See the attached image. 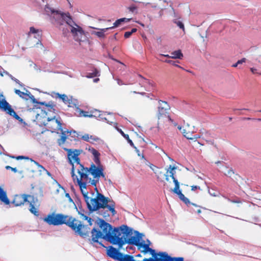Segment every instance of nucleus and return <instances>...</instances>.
Here are the masks:
<instances>
[{
  "mask_svg": "<svg viewBox=\"0 0 261 261\" xmlns=\"http://www.w3.org/2000/svg\"><path fill=\"white\" fill-rule=\"evenodd\" d=\"M15 93L17 94L20 97L25 99L28 100L29 98L31 99L32 102L34 103H39L41 105H44L47 107H51L53 108V106L52 104L48 103H46L45 102H38L34 97V96L31 93V92L26 90V92L24 93L23 92L20 91L19 90L15 89Z\"/></svg>",
  "mask_w": 261,
  "mask_h": 261,
  "instance_id": "obj_8",
  "label": "nucleus"
},
{
  "mask_svg": "<svg viewBox=\"0 0 261 261\" xmlns=\"http://www.w3.org/2000/svg\"><path fill=\"white\" fill-rule=\"evenodd\" d=\"M117 83L119 85H123V83L122 81L121 80H119V79L117 80Z\"/></svg>",
  "mask_w": 261,
  "mask_h": 261,
  "instance_id": "obj_64",
  "label": "nucleus"
},
{
  "mask_svg": "<svg viewBox=\"0 0 261 261\" xmlns=\"http://www.w3.org/2000/svg\"><path fill=\"white\" fill-rule=\"evenodd\" d=\"M165 62L166 63H169V64H172L175 66H177V67H180V66H179L178 65L176 64H175V62L173 61V60H166L165 61Z\"/></svg>",
  "mask_w": 261,
  "mask_h": 261,
  "instance_id": "obj_48",
  "label": "nucleus"
},
{
  "mask_svg": "<svg viewBox=\"0 0 261 261\" xmlns=\"http://www.w3.org/2000/svg\"><path fill=\"white\" fill-rule=\"evenodd\" d=\"M159 105L161 106V105L162 106V107H165V103L166 105H168V103L166 101H163L161 100H160L159 101Z\"/></svg>",
  "mask_w": 261,
  "mask_h": 261,
  "instance_id": "obj_51",
  "label": "nucleus"
},
{
  "mask_svg": "<svg viewBox=\"0 0 261 261\" xmlns=\"http://www.w3.org/2000/svg\"><path fill=\"white\" fill-rule=\"evenodd\" d=\"M134 93H136V94H139L140 95H146L147 93H145V92H136V91H134L133 92Z\"/></svg>",
  "mask_w": 261,
  "mask_h": 261,
  "instance_id": "obj_61",
  "label": "nucleus"
},
{
  "mask_svg": "<svg viewBox=\"0 0 261 261\" xmlns=\"http://www.w3.org/2000/svg\"><path fill=\"white\" fill-rule=\"evenodd\" d=\"M174 23L176 24L180 29H181L183 32H185V26L182 21L179 20L178 18H174L173 20Z\"/></svg>",
  "mask_w": 261,
  "mask_h": 261,
  "instance_id": "obj_31",
  "label": "nucleus"
},
{
  "mask_svg": "<svg viewBox=\"0 0 261 261\" xmlns=\"http://www.w3.org/2000/svg\"><path fill=\"white\" fill-rule=\"evenodd\" d=\"M53 120H55L56 122L58 124L57 128H58V130H59L61 132V136H67V134H68L69 133H70V134L71 133V132H69L68 130H64L63 129L62 126V123H61L60 118H59V119L56 118V117H54L53 118H51L48 117L47 118V120L48 121H51Z\"/></svg>",
  "mask_w": 261,
  "mask_h": 261,
  "instance_id": "obj_17",
  "label": "nucleus"
},
{
  "mask_svg": "<svg viewBox=\"0 0 261 261\" xmlns=\"http://www.w3.org/2000/svg\"><path fill=\"white\" fill-rule=\"evenodd\" d=\"M99 226L102 230L105 235L103 236L102 238L109 241V237H107L108 233H112L113 230L112 226L109 223L106 222L105 220L101 219L100 220Z\"/></svg>",
  "mask_w": 261,
  "mask_h": 261,
  "instance_id": "obj_10",
  "label": "nucleus"
},
{
  "mask_svg": "<svg viewBox=\"0 0 261 261\" xmlns=\"http://www.w3.org/2000/svg\"><path fill=\"white\" fill-rule=\"evenodd\" d=\"M169 109L170 106L169 105H166L165 103V107H162L161 105V106H159L158 108V118L160 119L161 116L166 115Z\"/></svg>",
  "mask_w": 261,
  "mask_h": 261,
  "instance_id": "obj_21",
  "label": "nucleus"
},
{
  "mask_svg": "<svg viewBox=\"0 0 261 261\" xmlns=\"http://www.w3.org/2000/svg\"><path fill=\"white\" fill-rule=\"evenodd\" d=\"M250 70L252 72V73L253 74H259L261 73V71H260V70L256 68H254V67L250 68Z\"/></svg>",
  "mask_w": 261,
  "mask_h": 261,
  "instance_id": "obj_42",
  "label": "nucleus"
},
{
  "mask_svg": "<svg viewBox=\"0 0 261 261\" xmlns=\"http://www.w3.org/2000/svg\"><path fill=\"white\" fill-rule=\"evenodd\" d=\"M192 134L190 132H186V134H185L184 136L187 138L188 139L193 140V137H192Z\"/></svg>",
  "mask_w": 261,
  "mask_h": 261,
  "instance_id": "obj_44",
  "label": "nucleus"
},
{
  "mask_svg": "<svg viewBox=\"0 0 261 261\" xmlns=\"http://www.w3.org/2000/svg\"><path fill=\"white\" fill-rule=\"evenodd\" d=\"M79 111L80 112V116H83L85 117H92V114H89V113L87 111H82L81 110H79Z\"/></svg>",
  "mask_w": 261,
  "mask_h": 261,
  "instance_id": "obj_35",
  "label": "nucleus"
},
{
  "mask_svg": "<svg viewBox=\"0 0 261 261\" xmlns=\"http://www.w3.org/2000/svg\"><path fill=\"white\" fill-rule=\"evenodd\" d=\"M141 242L139 241L138 238H137L136 235L135 234L134 236H129V237H127L126 240L124 242H121V244H128L129 245H134L137 247H138L139 245Z\"/></svg>",
  "mask_w": 261,
  "mask_h": 261,
  "instance_id": "obj_18",
  "label": "nucleus"
},
{
  "mask_svg": "<svg viewBox=\"0 0 261 261\" xmlns=\"http://www.w3.org/2000/svg\"><path fill=\"white\" fill-rule=\"evenodd\" d=\"M132 19L130 18H122L117 19L113 24V26L112 27V29L119 27L122 23L123 22H128Z\"/></svg>",
  "mask_w": 261,
  "mask_h": 261,
  "instance_id": "obj_28",
  "label": "nucleus"
},
{
  "mask_svg": "<svg viewBox=\"0 0 261 261\" xmlns=\"http://www.w3.org/2000/svg\"><path fill=\"white\" fill-rule=\"evenodd\" d=\"M44 220L49 225L56 226L66 224L83 238H86L88 236L90 228L88 226L83 225L81 221L72 216L62 214H55L53 213L47 215Z\"/></svg>",
  "mask_w": 261,
  "mask_h": 261,
  "instance_id": "obj_2",
  "label": "nucleus"
},
{
  "mask_svg": "<svg viewBox=\"0 0 261 261\" xmlns=\"http://www.w3.org/2000/svg\"><path fill=\"white\" fill-rule=\"evenodd\" d=\"M12 117L15 118L16 120H18L20 122H22L23 119L20 118L16 113H15V115H14Z\"/></svg>",
  "mask_w": 261,
  "mask_h": 261,
  "instance_id": "obj_50",
  "label": "nucleus"
},
{
  "mask_svg": "<svg viewBox=\"0 0 261 261\" xmlns=\"http://www.w3.org/2000/svg\"><path fill=\"white\" fill-rule=\"evenodd\" d=\"M57 95L58 97L62 100V101L66 104H70V99L68 98L67 96L65 94H60L59 93H57Z\"/></svg>",
  "mask_w": 261,
  "mask_h": 261,
  "instance_id": "obj_30",
  "label": "nucleus"
},
{
  "mask_svg": "<svg viewBox=\"0 0 261 261\" xmlns=\"http://www.w3.org/2000/svg\"><path fill=\"white\" fill-rule=\"evenodd\" d=\"M140 76L142 79V81H140V85L142 87H144L146 90L149 91H152L154 86L153 82L149 80L144 79L141 75H140Z\"/></svg>",
  "mask_w": 261,
  "mask_h": 261,
  "instance_id": "obj_16",
  "label": "nucleus"
},
{
  "mask_svg": "<svg viewBox=\"0 0 261 261\" xmlns=\"http://www.w3.org/2000/svg\"><path fill=\"white\" fill-rule=\"evenodd\" d=\"M82 139L87 142L92 143V141L90 140V135L88 134H85L82 136Z\"/></svg>",
  "mask_w": 261,
  "mask_h": 261,
  "instance_id": "obj_40",
  "label": "nucleus"
},
{
  "mask_svg": "<svg viewBox=\"0 0 261 261\" xmlns=\"http://www.w3.org/2000/svg\"><path fill=\"white\" fill-rule=\"evenodd\" d=\"M150 168L153 171L155 174H156V169H158V167L152 164H151L150 166H149Z\"/></svg>",
  "mask_w": 261,
  "mask_h": 261,
  "instance_id": "obj_46",
  "label": "nucleus"
},
{
  "mask_svg": "<svg viewBox=\"0 0 261 261\" xmlns=\"http://www.w3.org/2000/svg\"><path fill=\"white\" fill-rule=\"evenodd\" d=\"M93 29H97L100 30V31L98 32H95L93 33L94 34L96 35L97 36L100 38H103L105 36V33L107 31L112 29V28H107L105 29H97L93 28Z\"/></svg>",
  "mask_w": 261,
  "mask_h": 261,
  "instance_id": "obj_26",
  "label": "nucleus"
},
{
  "mask_svg": "<svg viewBox=\"0 0 261 261\" xmlns=\"http://www.w3.org/2000/svg\"><path fill=\"white\" fill-rule=\"evenodd\" d=\"M30 212L32 214L35 215V216H38L39 215V212H38L37 209L34 206L33 204H32V203L31 202H30Z\"/></svg>",
  "mask_w": 261,
  "mask_h": 261,
  "instance_id": "obj_33",
  "label": "nucleus"
},
{
  "mask_svg": "<svg viewBox=\"0 0 261 261\" xmlns=\"http://www.w3.org/2000/svg\"><path fill=\"white\" fill-rule=\"evenodd\" d=\"M128 143H129L130 145L131 146H132L133 147H134L135 148V147H136L133 142V141L130 140V139H128Z\"/></svg>",
  "mask_w": 261,
  "mask_h": 261,
  "instance_id": "obj_60",
  "label": "nucleus"
},
{
  "mask_svg": "<svg viewBox=\"0 0 261 261\" xmlns=\"http://www.w3.org/2000/svg\"><path fill=\"white\" fill-rule=\"evenodd\" d=\"M171 58H172V59H181L183 57V55H182V53L181 52L180 50H177L174 51L171 53Z\"/></svg>",
  "mask_w": 261,
  "mask_h": 261,
  "instance_id": "obj_29",
  "label": "nucleus"
},
{
  "mask_svg": "<svg viewBox=\"0 0 261 261\" xmlns=\"http://www.w3.org/2000/svg\"><path fill=\"white\" fill-rule=\"evenodd\" d=\"M63 149L64 150L67 151L68 158L69 161V163L71 165H73L72 160H74L77 164H79L80 165H81L80 164V160L78 157L80 154V151L79 150H72L71 149H68L66 148H64Z\"/></svg>",
  "mask_w": 261,
  "mask_h": 261,
  "instance_id": "obj_9",
  "label": "nucleus"
},
{
  "mask_svg": "<svg viewBox=\"0 0 261 261\" xmlns=\"http://www.w3.org/2000/svg\"><path fill=\"white\" fill-rule=\"evenodd\" d=\"M71 176L73 178V179L74 181L76 179V176L75 173H74V165H72V169H71Z\"/></svg>",
  "mask_w": 261,
  "mask_h": 261,
  "instance_id": "obj_47",
  "label": "nucleus"
},
{
  "mask_svg": "<svg viewBox=\"0 0 261 261\" xmlns=\"http://www.w3.org/2000/svg\"><path fill=\"white\" fill-rule=\"evenodd\" d=\"M28 196L26 195H16L13 200V203L16 206H20L28 201Z\"/></svg>",
  "mask_w": 261,
  "mask_h": 261,
  "instance_id": "obj_14",
  "label": "nucleus"
},
{
  "mask_svg": "<svg viewBox=\"0 0 261 261\" xmlns=\"http://www.w3.org/2000/svg\"><path fill=\"white\" fill-rule=\"evenodd\" d=\"M168 118L169 120L171 122H172V123L173 124V125H174V126H176V125H177V123H176V122H174L173 121V119H172L170 118V116H168Z\"/></svg>",
  "mask_w": 261,
  "mask_h": 261,
  "instance_id": "obj_58",
  "label": "nucleus"
},
{
  "mask_svg": "<svg viewBox=\"0 0 261 261\" xmlns=\"http://www.w3.org/2000/svg\"><path fill=\"white\" fill-rule=\"evenodd\" d=\"M13 81H14L15 82H16L17 84H18L20 86H21V87L23 86V84H22L21 82H20V81L18 80H17V79L15 78Z\"/></svg>",
  "mask_w": 261,
  "mask_h": 261,
  "instance_id": "obj_54",
  "label": "nucleus"
},
{
  "mask_svg": "<svg viewBox=\"0 0 261 261\" xmlns=\"http://www.w3.org/2000/svg\"><path fill=\"white\" fill-rule=\"evenodd\" d=\"M148 252L150 253L152 257L149 258H144L143 260L141 261H162V254L164 252H160L159 253H156L155 250L149 247V249L147 250V253Z\"/></svg>",
  "mask_w": 261,
  "mask_h": 261,
  "instance_id": "obj_11",
  "label": "nucleus"
},
{
  "mask_svg": "<svg viewBox=\"0 0 261 261\" xmlns=\"http://www.w3.org/2000/svg\"><path fill=\"white\" fill-rule=\"evenodd\" d=\"M137 7L134 5H132L128 7L129 11L132 13L135 12V11L137 10Z\"/></svg>",
  "mask_w": 261,
  "mask_h": 261,
  "instance_id": "obj_45",
  "label": "nucleus"
},
{
  "mask_svg": "<svg viewBox=\"0 0 261 261\" xmlns=\"http://www.w3.org/2000/svg\"><path fill=\"white\" fill-rule=\"evenodd\" d=\"M63 22H65L70 27L71 32L74 36H78L79 34L80 35L83 34L82 28L75 23L69 13H66V15L63 17Z\"/></svg>",
  "mask_w": 261,
  "mask_h": 261,
  "instance_id": "obj_6",
  "label": "nucleus"
},
{
  "mask_svg": "<svg viewBox=\"0 0 261 261\" xmlns=\"http://www.w3.org/2000/svg\"><path fill=\"white\" fill-rule=\"evenodd\" d=\"M208 193H209V194L211 195H212L213 196H217V195L216 194L215 192H211V191L209 190L208 191Z\"/></svg>",
  "mask_w": 261,
  "mask_h": 261,
  "instance_id": "obj_62",
  "label": "nucleus"
},
{
  "mask_svg": "<svg viewBox=\"0 0 261 261\" xmlns=\"http://www.w3.org/2000/svg\"><path fill=\"white\" fill-rule=\"evenodd\" d=\"M89 151L93 154L94 156V162L97 165H99L100 164L99 155L100 153L98 152L97 150H96L94 148H90L89 149Z\"/></svg>",
  "mask_w": 261,
  "mask_h": 261,
  "instance_id": "obj_20",
  "label": "nucleus"
},
{
  "mask_svg": "<svg viewBox=\"0 0 261 261\" xmlns=\"http://www.w3.org/2000/svg\"><path fill=\"white\" fill-rule=\"evenodd\" d=\"M31 161L32 162H33L34 163V164L35 165H36L39 168V172H40V173H41L42 171H43L44 170H45V168L43 166H42L41 165H40L38 162L32 160V159H31Z\"/></svg>",
  "mask_w": 261,
  "mask_h": 261,
  "instance_id": "obj_37",
  "label": "nucleus"
},
{
  "mask_svg": "<svg viewBox=\"0 0 261 261\" xmlns=\"http://www.w3.org/2000/svg\"><path fill=\"white\" fill-rule=\"evenodd\" d=\"M141 159L143 160V163L146 165L149 166L151 163L145 158L144 155H141Z\"/></svg>",
  "mask_w": 261,
  "mask_h": 261,
  "instance_id": "obj_43",
  "label": "nucleus"
},
{
  "mask_svg": "<svg viewBox=\"0 0 261 261\" xmlns=\"http://www.w3.org/2000/svg\"><path fill=\"white\" fill-rule=\"evenodd\" d=\"M146 96L150 98V99H152L154 97V95L152 94H146Z\"/></svg>",
  "mask_w": 261,
  "mask_h": 261,
  "instance_id": "obj_56",
  "label": "nucleus"
},
{
  "mask_svg": "<svg viewBox=\"0 0 261 261\" xmlns=\"http://www.w3.org/2000/svg\"><path fill=\"white\" fill-rule=\"evenodd\" d=\"M162 261H184V258L182 257H171L169 256L167 252H164L162 254Z\"/></svg>",
  "mask_w": 261,
  "mask_h": 261,
  "instance_id": "obj_19",
  "label": "nucleus"
},
{
  "mask_svg": "<svg viewBox=\"0 0 261 261\" xmlns=\"http://www.w3.org/2000/svg\"><path fill=\"white\" fill-rule=\"evenodd\" d=\"M132 229L126 225H122L119 227H114L112 233H108L107 237H109V242L113 245L118 246L119 249L122 247L125 244H121V242H124L127 237L133 234Z\"/></svg>",
  "mask_w": 261,
  "mask_h": 261,
  "instance_id": "obj_3",
  "label": "nucleus"
},
{
  "mask_svg": "<svg viewBox=\"0 0 261 261\" xmlns=\"http://www.w3.org/2000/svg\"><path fill=\"white\" fill-rule=\"evenodd\" d=\"M43 171H45V173H46V174H47L48 176H50V177H51V173H50L48 171H47L46 169H45V170H44Z\"/></svg>",
  "mask_w": 261,
  "mask_h": 261,
  "instance_id": "obj_63",
  "label": "nucleus"
},
{
  "mask_svg": "<svg viewBox=\"0 0 261 261\" xmlns=\"http://www.w3.org/2000/svg\"><path fill=\"white\" fill-rule=\"evenodd\" d=\"M85 182H86V185L87 184H90L92 185H93L96 187L97 183L98 182V179H92L91 178L89 177L88 179H86Z\"/></svg>",
  "mask_w": 261,
  "mask_h": 261,
  "instance_id": "obj_34",
  "label": "nucleus"
},
{
  "mask_svg": "<svg viewBox=\"0 0 261 261\" xmlns=\"http://www.w3.org/2000/svg\"><path fill=\"white\" fill-rule=\"evenodd\" d=\"M90 140L92 141V143H93L94 142L97 141L98 140V138L91 135L90 136Z\"/></svg>",
  "mask_w": 261,
  "mask_h": 261,
  "instance_id": "obj_49",
  "label": "nucleus"
},
{
  "mask_svg": "<svg viewBox=\"0 0 261 261\" xmlns=\"http://www.w3.org/2000/svg\"><path fill=\"white\" fill-rule=\"evenodd\" d=\"M80 167L83 168V170H85L86 172H90L94 179H98V181L100 177H105L103 169L100 165L96 166L95 164H92L90 168H85L83 165H80Z\"/></svg>",
  "mask_w": 261,
  "mask_h": 261,
  "instance_id": "obj_7",
  "label": "nucleus"
},
{
  "mask_svg": "<svg viewBox=\"0 0 261 261\" xmlns=\"http://www.w3.org/2000/svg\"><path fill=\"white\" fill-rule=\"evenodd\" d=\"M118 261H141L136 260L134 259V257L132 255L128 254H123L121 253V255L119 257Z\"/></svg>",
  "mask_w": 261,
  "mask_h": 261,
  "instance_id": "obj_27",
  "label": "nucleus"
},
{
  "mask_svg": "<svg viewBox=\"0 0 261 261\" xmlns=\"http://www.w3.org/2000/svg\"><path fill=\"white\" fill-rule=\"evenodd\" d=\"M0 200L4 202L6 204H9L10 201L7 196V194L2 188L0 187Z\"/></svg>",
  "mask_w": 261,
  "mask_h": 261,
  "instance_id": "obj_24",
  "label": "nucleus"
},
{
  "mask_svg": "<svg viewBox=\"0 0 261 261\" xmlns=\"http://www.w3.org/2000/svg\"><path fill=\"white\" fill-rule=\"evenodd\" d=\"M107 253L109 257L117 260H118L119 257L121 255V252L111 246L109 247Z\"/></svg>",
  "mask_w": 261,
  "mask_h": 261,
  "instance_id": "obj_13",
  "label": "nucleus"
},
{
  "mask_svg": "<svg viewBox=\"0 0 261 261\" xmlns=\"http://www.w3.org/2000/svg\"><path fill=\"white\" fill-rule=\"evenodd\" d=\"M176 167L170 165L168 169L167 170V174H168L169 176L172 177L173 179V182L175 184V187L172 190V191L176 195H178V198L186 204H190L191 202L188 198L186 197L185 195L182 193L181 190L179 189V183L178 180L174 176L175 173V170Z\"/></svg>",
  "mask_w": 261,
  "mask_h": 261,
  "instance_id": "obj_4",
  "label": "nucleus"
},
{
  "mask_svg": "<svg viewBox=\"0 0 261 261\" xmlns=\"http://www.w3.org/2000/svg\"><path fill=\"white\" fill-rule=\"evenodd\" d=\"M91 233L92 234L91 241L95 243H98L100 245L105 247L101 243L98 242V239L102 238L103 237L101 232L94 228L92 229Z\"/></svg>",
  "mask_w": 261,
  "mask_h": 261,
  "instance_id": "obj_15",
  "label": "nucleus"
},
{
  "mask_svg": "<svg viewBox=\"0 0 261 261\" xmlns=\"http://www.w3.org/2000/svg\"><path fill=\"white\" fill-rule=\"evenodd\" d=\"M226 171H225L224 174L225 175L231 177V176L234 174V172L231 169H228L227 167L225 168Z\"/></svg>",
  "mask_w": 261,
  "mask_h": 261,
  "instance_id": "obj_38",
  "label": "nucleus"
},
{
  "mask_svg": "<svg viewBox=\"0 0 261 261\" xmlns=\"http://www.w3.org/2000/svg\"><path fill=\"white\" fill-rule=\"evenodd\" d=\"M45 13L51 17V21L56 24L63 25V19L66 13H62L59 11L55 10L48 5H46L44 8Z\"/></svg>",
  "mask_w": 261,
  "mask_h": 261,
  "instance_id": "obj_5",
  "label": "nucleus"
},
{
  "mask_svg": "<svg viewBox=\"0 0 261 261\" xmlns=\"http://www.w3.org/2000/svg\"><path fill=\"white\" fill-rule=\"evenodd\" d=\"M67 139V136H61V138L58 139V143L59 146H61L65 142Z\"/></svg>",
  "mask_w": 261,
  "mask_h": 261,
  "instance_id": "obj_39",
  "label": "nucleus"
},
{
  "mask_svg": "<svg viewBox=\"0 0 261 261\" xmlns=\"http://www.w3.org/2000/svg\"><path fill=\"white\" fill-rule=\"evenodd\" d=\"M112 115V114L110 113H107V112H100V116L98 119L99 120H102L103 121H106L108 123H111L113 122L110 121L109 120V118L107 117V115Z\"/></svg>",
  "mask_w": 261,
  "mask_h": 261,
  "instance_id": "obj_25",
  "label": "nucleus"
},
{
  "mask_svg": "<svg viewBox=\"0 0 261 261\" xmlns=\"http://www.w3.org/2000/svg\"><path fill=\"white\" fill-rule=\"evenodd\" d=\"M135 150H136V152L137 153L138 155L141 158V155H143V154H141L140 153L139 150L138 149L137 147H135Z\"/></svg>",
  "mask_w": 261,
  "mask_h": 261,
  "instance_id": "obj_57",
  "label": "nucleus"
},
{
  "mask_svg": "<svg viewBox=\"0 0 261 261\" xmlns=\"http://www.w3.org/2000/svg\"><path fill=\"white\" fill-rule=\"evenodd\" d=\"M245 61H246V59L245 58H243L241 60H240L238 61L237 62H238V64H239H239H242L243 63L245 62Z\"/></svg>",
  "mask_w": 261,
  "mask_h": 261,
  "instance_id": "obj_55",
  "label": "nucleus"
},
{
  "mask_svg": "<svg viewBox=\"0 0 261 261\" xmlns=\"http://www.w3.org/2000/svg\"><path fill=\"white\" fill-rule=\"evenodd\" d=\"M135 234L136 235L140 242H142V241H144L143 240V237H144V234L143 233H140L138 231H135Z\"/></svg>",
  "mask_w": 261,
  "mask_h": 261,
  "instance_id": "obj_36",
  "label": "nucleus"
},
{
  "mask_svg": "<svg viewBox=\"0 0 261 261\" xmlns=\"http://www.w3.org/2000/svg\"><path fill=\"white\" fill-rule=\"evenodd\" d=\"M138 248L142 253L146 254L149 248V244H145V241H142L139 245Z\"/></svg>",
  "mask_w": 261,
  "mask_h": 261,
  "instance_id": "obj_22",
  "label": "nucleus"
},
{
  "mask_svg": "<svg viewBox=\"0 0 261 261\" xmlns=\"http://www.w3.org/2000/svg\"><path fill=\"white\" fill-rule=\"evenodd\" d=\"M0 109L5 111L7 114H9L11 116L15 115L16 112L11 108V105L5 99H3L2 101L0 100Z\"/></svg>",
  "mask_w": 261,
  "mask_h": 261,
  "instance_id": "obj_12",
  "label": "nucleus"
},
{
  "mask_svg": "<svg viewBox=\"0 0 261 261\" xmlns=\"http://www.w3.org/2000/svg\"><path fill=\"white\" fill-rule=\"evenodd\" d=\"M131 35H132V34H131L130 32L128 31V32H125L124 36L125 38H129Z\"/></svg>",
  "mask_w": 261,
  "mask_h": 261,
  "instance_id": "obj_52",
  "label": "nucleus"
},
{
  "mask_svg": "<svg viewBox=\"0 0 261 261\" xmlns=\"http://www.w3.org/2000/svg\"><path fill=\"white\" fill-rule=\"evenodd\" d=\"M100 111L95 110V111L92 112L91 114H92V117H95V118H98V117L100 116Z\"/></svg>",
  "mask_w": 261,
  "mask_h": 261,
  "instance_id": "obj_41",
  "label": "nucleus"
},
{
  "mask_svg": "<svg viewBox=\"0 0 261 261\" xmlns=\"http://www.w3.org/2000/svg\"><path fill=\"white\" fill-rule=\"evenodd\" d=\"M99 75V71L96 69H94V71L93 72L87 73V75H86V76L88 78H92V77H93L95 76H97Z\"/></svg>",
  "mask_w": 261,
  "mask_h": 261,
  "instance_id": "obj_32",
  "label": "nucleus"
},
{
  "mask_svg": "<svg viewBox=\"0 0 261 261\" xmlns=\"http://www.w3.org/2000/svg\"><path fill=\"white\" fill-rule=\"evenodd\" d=\"M31 34H34V38L38 39V41L40 42L39 38L40 37V31L38 29H35L33 27H31L30 28V31L28 33V35L30 36Z\"/></svg>",
  "mask_w": 261,
  "mask_h": 261,
  "instance_id": "obj_23",
  "label": "nucleus"
},
{
  "mask_svg": "<svg viewBox=\"0 0 261 261\" xmlns=\"http://www.w3.org/2000/svg\"><path fill=\"white\" fill-rule=\"evenodd\" d=\"M191 187H192L191 190L192 191H194V190H195L196 189H200V187H198V186H193Z\"/></svg>",
  "mask_w": 261,
  "mask_h": 261,
  "instance_id": "obj_59",
  "label": "nucleus"
},
{
  "mask_svg": "<svg viewBox=\"0 0 261 261\" xmlns=\"http://www.w3.org/2000/svg\"><path fill=\"white\" fill-rule=\"evenodd\" d=\"M77 172L81 177L79 178L77 176H76V182L80 187L89 212L91 213L96 211L97 214L102 216L103 218L109 217L110 213H112V216L116 214L114 203L111 202L109 203V198L105 197L103 194L97 192L95 198H90L88 197V192L85 190L86 189V182L84 181L89 178L87 174L88 172L83 170L82 167L78 170Z\"/></svg>",
  "mask_w": 261,
  "mask_h": 261,
  "instance_id": "obj_1",
  "label": "nucleus"
},
{
  "mask_svg": "<svg viewBox=\"0 0 261 261\" xmlns=\"http://www.w3.org/2000/svg\"><path fill=\"white\" fill-rule=\"evenodd\" d=\"M6 168L7 169H11V170H12L13 171H14V172H17V169L16 168H13V167H11L9 166H7L6 167Z\"/></svg>",
  "mask_w": 261,
  "mask_h": 261,
  "instance_id": "obj_53",
  "label": "nucleus"
}]
</instances>
